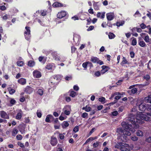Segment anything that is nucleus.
<instances>
[{
    "mask_svg": "<svg viewBox=\"0 0 151 151\" xmlns=\"http://www.w3.org/2000/svg\"><path fill=\"white\" fill-rule=\"evenodd\" d=\"M101 68H102V70H104L106 69H109L110 68L109 67L106 66V65H103L101 67Z\"/></svg>",
    "mask_w": 151,
    "mask_h": 151,
    "instance_id": "a18cd8bd",
    "label": "nucleus"
},
{
    "mask_svg": "<svg viewBox=\"0 0 151 151\" xmlns=\"http://www.w3.org/2000/svg\"><path fill=\"white\" fill-rule=\"evenodd\" d=\"M99 145V142H94L93 144V146L94 147H96Z\"/></svg>",
    "mask_w": 151,
    "mask_h": 151,
    "instance_id": "6e6d98bb",
    "label": "nucleus"
},
{
    "mask_svg": "<svg viewBox=\"0 0 151 151\" xmlns=\"http://www.w3.org/2000/svg\"><path fill=\"white\" fill-rule=\"evenodd\" d=\"M124 131V129L120 128L117 129L116 132L121 134H123Z\"/></svg>",
    "mask_w": 151,
    "mask_h": 151,
    "instance_id": "412c9836",
    "label": "nucleus"
},
{
    "mask_svg": "<svg viewBox=\"0 0 151 151\" xmlns=\"http://www.w3.org/2000/svg\"><path fill=\"white\" fill-rule=\"evenodd\" d=\"M0 115L1 117L3 119H8L9 118V114L6 113L4 111H1Z\"/></svg>",
    "mask_w": 151,
    "mask_h": 151,
    "instance_id": "20e7f679",
    "label": "nucleus"
},
{
    "mask_svg": "<svg viewBox=\"0 0 151 151\" xmlns=\"http://www.w3.org/2000/svg\"><path fill=\"white\" fill-rule=\"evenodd\" d=\"M91 61L93 63H97L99 60V59L97 57H93L91 58Z\"/></svg>",
    "mask_w": 151,
    "mask_h": 151,
    "instance_id": "5701e85b",
    "label": "nucleus"
},
{
    "mask_svg": "<svg viewBox=\"0 0 151 151\" xmlns=\"http://www.w3.org/2000/svg\"><path fill=\"white\" fill-rule=\"evenodd\" d=\"M95 75L96 76L98 77L100 76L101 73L99 71H98L95 73Z\"/></svg>",
    "mask_w": 151,
    "mask_h": 151,
    "instance_id": "0e129e2a",
    "label": "nucleus"
},
{
    "mask_svg": "<svg viewBox=\"0 0 151 151\" xmlns=\"http://www.w3.org/2000/svg\"><path fill=\"white\" fill-rule=\"evenodd\" d=\"M131 139L133 141H135L137 140L138 139V138L135 136H134L132 137Z\"/></svg>",
    "mask_w": 151,
    "mask_h": 151,
    "instance_id": "13d9d810",
    "label": "nucleus"
},
{
    "mask_svg": "<svg viewBox=\"0 0 151 151\" xmlns=\"http://www.w3.org/2000/svg\"><path fill=\"white\" fill-rule=\"evenodd\" d=\"M18 82L20 84L24 85L26 83V80L25 79L22 78L19 79L18 81Z\"/></svg>",
    "mask_w": 151,
    "mask_h": 151,
    "instance_id": "6ab92c4d",
    "label": "nucleus"
},
{
    "mask_svg": "<svg viewBox=\"0 0 151 151\" xmlns=\"http://www.w3.org/2000/svg\"><path fill=\"white\" fill-rule=\"evenodd\" d=\"M18 145L20 147H21L22 148H24V145L23 144V143H22L21 142H18Z\"/></svg>",
    "mask_w": 151,
    "mask_h": 151,
    "instance_id": "052dcab7",
    "label": "nucleus"
},
{
    "mask_svg": "<svg viewBox=\"0 0 151 151\" xmlns=\"http://www.w3.org/2000/svg\"><path fill=\"white\" fill-rule=\"evenodd\" d=\"M139 109L140 111H145L147 108V106L144 103H142L139 106Z\"/></svg>",
    "mask_w": 151,
    "mask_h": 151,
    "instance_id": "f8f14e48",
    "label": "nucleus"
},
{
    "mask_svg": "<svg viewBox=\"0 0 151 151\" xmlns=\"http://www.w3.org/2000/svg\"><path fill=\"white\" fill-rule=\"evenodd\" d=\"M82 109L83 110H85L86 111L89 112L91 110V108L89 106L87 107V106H86L83 107L82 108Z\"/></svg>",
    "mask_w": 151,
    "mask_h": 151,
    "instance_id": "c85d7f7f",
    "label": "nucleus"
},
{
    "mask_svg": "<svg viewBox=\"0 0 151 151\" xmlns=\"http://www.w3.org/2000/svg\"><path fill=\"white\" fill-rule=\"evenodd\" d=\"M7 89L10 94H13L15 92V90L14 89L12 88L11 87L8 88Z\"/></svg>",
    "mask_w": 151,
    "mask_h": 151,
    "instance_id": "b1692460",
    "label": "nucleus"
},
{
    "mask_svg": "<svg viewBox=\"0 0 151 151\" xmlns=\"http://www.w3.org/2000/svg\"><path fill=\"white\" fill-rule=\"evenodd\" d=\"M52 6L55 7H61L64 6L62 4L58 2H56L52 4Z\"/></svg>",
    "mask_w": 151,
    "mask_h": 151,
    "instance_id": "2eb2a0df",
    "label": "nucleus"
},
{
    "mask_svg": "<svg viewBox=\"0 0 151 151\" xmlns=\"http://www.w3.org/2000/svg\"><path fill=\"white\" fill-rule=\"evenodd\" d=\"M144 40L147 43L149 44H151V38H144Z\"/></svg>",
    "mask_w": 151,
    "mask_h": 151,
    "instance_id": "c9c22d12",
    "label": "nucleus"
},
{
    "mask_svg": "<svg viewBox=\"0 0 151 151\" xmlns=\"http://www.w3.org/2000/svg\"><path fill=\"white\" fill-rule=\"evenodd\" d=\"M106 18L109 21H111L114 19L115 15L113 13H109L106 14Z\"/></svg>",
    "mask_w": 151,
    "mask_h": 151,
    "instance_id": "423d86ee",
    "label": "nucleus"
},
{
    "mask_svg": "<svg viewBox=\"0 0 151 151\" xmlns=\"http://www.w3.org/2000/svg\"><path fill=\"white\" fill-rule=\"evenodd\" d=\"M137 89L136 88H134L131 90V91L132 93L134 94L137 92Z\"/></svg>",
    "mask_w": 151,
    "mask_h": 151,
    "instance_id": "79ce46f5",
    "label": "nucleus"
},
{
    "mask_svg": "<svg viewBox=\"0 0 151 151\" xmlns=\"http://www.w3.org/2000/svg\"><path fill=\"white\" fill-rule=\"evenodd\" d=\"M106 25L110 27H112V24L110 21H108L106 24Z\"/></svg>",
    "mask_w": 151,
    "mask_h": 151,
    "instance_id": "49530a36",
    "label": "nucleus"
},
{
    "mask_svg": "<svg viewBox=\"0 0 151 151\" xmlns=\"http://www.w3.org/2000/svg\"><path fill=\"white\" fill-rule=\"evenodd\" d=\"M140 35L141 36V37H139V38H149V36L148 35H146V34L144 33H142L140 34Z\"/></svg>",
    "mask_w": 151,
    "mask_h": 151,
    "instance_id": "e433bc0d",
    "label": "nucleus"
},
{
    "mask_svg": "<svg viewBox=\"0 0 151 151\" xmlns=\"http://www.w3.org/2000/svg\"><path fill=\"white\" fill-rule=\"evenodd\" d=\"M88 11V12L90 14H93V10L91 8L89 9Z\"/></svg>",
    "mask_w": 151,
    "mask_h": 151,
    "instance_id": "e2e57ef3",
    "label": "nucleus"
},
{
    "mask_svg": "<svg viewBox=\"0 0 151 151\" xmlns=\"http://www.w3.org/2000/svg\"><path fill=\"white\" fill-rule=\"evenodd\" d=\"M58 143L57 138L54 137H52L51 138L50 143L52 146H55Z\"/></svg>",
    "mask_w": 151,
    "mask_h": 151,
    "instance_id": "1a4fd4ad",
    "label": "nucleus"
},
{
    "mask_svg": "<svg viewBox=\"0 0 151 151\" xmlns=\"http://www.w3.org/2000/svg\"><path fill=\"white\" fill-rule=\"evenodd\" d=\"M94 28V27L93 26H90L87 29L88 31H90L92 30Z\"/></svg>",
    "mask_w": 151,
    "mask_h": 151,
    "instance_id": "bf43d9fd",
    "label": "nucleus"
},
{
    "mask_svg": "<svg viewBox=\"0 0 151 151\" xmlns=\"http://www.w3.org/2000/svg\"><path fill=\"white\" fill-rule=\"evenodd\" d=\"M98 2H94L93 4V7L95 10H99V5L98 4Z\"/></svg>",
    "mask_w": 151,
    "mask_h": 151,
    "instance_id": "a211bd4d",
    "label": "nucleus"
},
{
    "mask_svg": "<svg viewBox=\"0 0 151 151\" xmlns=\"http://www.w3.org/2000/svg\"><path fill=\"white\" fill-rule=\"evenodd\" d=\"M18 131L16 129H14L12 132V136H15L18 133Z\"/></svg>",
    "mask_w": 151,
    "mask_h": 151,
    "instance_id": "c756f323",
    "label": "nucleus"
},
{
    "mask_svg": "<svg viewBox=\"0 0 151 151\" xmlns=\"http://www.w3.org/2000/svg\"><path fill=\"white\" fill-rule=\"evenodd\" d=\"M64 126H63V128H66L68 126L69 124L67 122H64L63 123Z\"/></svg>",
    "mask_w": 151,
    "mask_h": 151,
    "instance_id": "a19ab883",
    "label": "nucleus"
},
{
    "mask_svg": "<svg viewBox=\"0 0 151 151\" xmlns=\"http://www.w3.org/2000/svg\"><path fill=\"white\" fill-rule=\"evenodd\" d=\"M67 13L65 11H62L59 12L57 14V17L59 19H62L65 17Z\"/></svg>",
    "mask_w": 151,
    "mask_h": 151,
    "instance_id": "6e6552de",
    "label": "nucleus"
},
{
    "mask_svg": "<svg viewBox=\"0 0 151 151\" xmlns=\"http://www.w3.org/2000/svg\"><path fill=\"white\" fill-rule=\"evenodd\" d=\"M76 95V92L73 91H71L70 94V96L72 97H74Z\"/></svg>",
    "mask_w": 151,
    "mask_h": 151,
    "instance_id": "f704fd0d",
    "label": "nucleus"
},
{
    "mask_svg": "<svg viewBox=\"0 0 151 151\" xmlns=\"http://www.w3.org/2000/svg\"><path fill=\"white\" fill-rule=\"evenodd\" d=\"M124 24V21H122L121 22H117L116 23V25L118 27H119L120 26H122Z\"/></svg>",
    "mask_w": 151,
    "mask_h": 151,
    "instance_id": "a878e982",
    "label": "nucleus"
},
{
    "mask_svg": "<svg viewBox=\"0 0 151 151\" xmlns=\"http://www.w3.org/2000/svg\"><path fill=\"white\" fill-rule=\"evenodd\" d=\"M30 27L28 26L25 27L26 31L24 32V34L25 36L27 35L28 37H30Z\"/></svg>",
    "mask_w": 151,
    "mask_h": 151,
    "instance_id": "9b49d317",
    "label": "nucleus"
},
{
    "mask_svg": "<svg viewBox=\"0 0 151 151\" xmlns=\"http://www.w3.org/2000/svg\"><path fill=\"white\" fill-rule=\"evenodd\" d=\"M16 138L17 140H21L22 138V137L21 134H18L16 136Z\"/></svg>",
    "mask_w": 151,
    "mask_h": 151,
    "instance_id": "8fccbe9b",
    "label": "nucleus"
},
{
    "mask_svg": "<svg viewBox=\"0 0 151 151\" xmlns=\"http://www.w3.org/2000/svg\"><path fill=\"white\" fill-rule=\"evenodd\" d=\"M140 26L142 29H145L146 27V25L144 23H142L140 24Z\"/></svg>",
    "mask_w": 151,
    "mask_h": 151,
    "instance_id": "603ef678",
    "label": "nucleus"
},
{
    "mask_svg": "<svg viewBox=\"0 0 151 151\" xmlns=\"http://www.w3.org/2000/svg\"><path fill=\"white\" fill-rule=\"evenodd\" d=\"M121 151H130L129 146L128 144L123 143L120 148Z\"/></svg>",
    "mask_w": 151,
    "mask_h": 151,
    "instance_id": "0eeeda50",
    "label": "nucleus"
},
{
    "mask_svg": "<svg viewBox=\"0 0 151 151\" xmlns=\"http://www.w3.org/2000/svg\"><path fill=\"white\" fill-rule=\"evenodd\" d=\"M145 101L151 104V95H148L145 98Z\"/></svg>",
    "mask_w": 151,
    "mask_h": 151,
    "instance_id": "aec40b11",
    "label": "nucleus"
},
{
    "mask_svg": "<svg viewBox=\"0 0 151 151\" xmlns=\"http://www.w3.org/2000/svg\"><path fill=\"white\" fill-rule=\"evenodd\" d=\"M35 65V62L33 60H29L28 62V65L30 67H32Z\"/></svg>",
    "mask_w": 151,
    "mask_h": 151,
    "instance_id": "4be33fe9",
    "label": "nucleus"
},
{
    "mask_svg": "<svg viewBox=\"0 0 151 151\" xmlns=\"http://www.w3.org/2000/svg\"><path fill=\"white\" fill-rule=\"evenodd\" d=\"M79 131V128L78 126H76L73 129V131L75 132H78Z\"/></svg>",
    "mask_w": 151,
    "mask_h": 151,
    "instance_id": "de8ad7c7",
    "label": "nucleus"
},
{
    "mask_svg": "<svg viewBox=\"0 0 151 151\" xmlns=\"http://www.w3.org/2000/svg\"><path fill=\"white\" fill-rule=\"evenodd\" d=\"M33 88L29 86H27L25 88V92L29 94L33 91Z\"/></svg>",
    "mask_w": 151,
    "mask_h": 151,
    "instance_id": "4468645a",
    "label": "nucleus"
},
{
    "mask_svg": "<svg viewBox=\"0 0 151 151\" xmlns=\"http://www.w3.org/2000/svg\"><path fill=\"white\" fill-rule=\"evenodd\" d=\"M6 6L4 5H3L0 6V9L4 11L6 9Z\"/></svg>",
    "mask_w": 151,
    "mask_h": 151,
    "instance_id": "5fc2aeb1",
    "label": "nucleus"
},
{
    "mask_svg": "<svg viewBox=\"0 0 151 151\" xmlns=\"http://www.w3.org/2000/svg\"><path fill=\"white\" fill-rule=\"evenodd\" d=\"M41 14L42 16H45L46 14V11L45 10H41L40 11Z\"/></svg>",
    "mask_w": 151,
    "mask_h": 151,
    "instance_id": "ea45409f",
    "label": "nucleus"
},
{
    "mask_svg": "<svg viewBox=\"0 0 151 151\" xmlns=\"http://www.w3.org/2000/svg\"><path fill=\"white\" fill-rule=\"evenodd\" d=\"M137 44V41L136 39H133L132 41V45H135Z\"/></svg>",
    "mask_w": 151,
    "mask_h": 151,
    "instance_id": "864d4df0",
    "label": "nucleus"
},
{
    "mask_svg": "<svg viewBox=\"0 0 151 151\" xmlns=\"http://www.w3.org/2000/svg\"><path fill=\"white\" fill-rule=\"evenodd\" d=\"M54 119V117L51 115H48L47 116L45 121L47 122H50V120H52Z\"/></svg>",
    "mask_w": 151,
    "mask_h": 151,
    "instance_id": "dca6fc26",
    "label": "nucleus"
},
{
    "mask_svg": "<svg viewBox=\"0 0 151 151\" xmlns=\"http://www.w3.org/2000/svg\"><path fill=\"white\" fill-rule=\"evenodd\" d=\"M134 114L132 113L128 115V117L127 118V120L130 122L134 126V129H137L139 127V124H142V120L137 121L136 120V118Z\"/></svg>",
    "mask_w": 151,
    "mask_h": 151,
    "instance_id": "f257e3e1",
    "label": "nucleus"
},
{
    "mask_svg": "<svg viewBox=\"0 0 151 151\" xmlns=\"http://www.w3.org/2000/svg\"><path fill=\"white\" fill-rule=\"evenodd\" d=\"M52 65L50 64H48L46 67V68L48 70L51 69L52 68Z\"/></svg>",
    "mask_w": 151,
    "mask_h": 151,
    "instance_id": "4c0bfd02",
    "label": "nucleus"
},
{
    "mask_svg": "<svg viewBox=\"0 0 151 151\" xmlns=\"http://www.w3.org/2000/svg\"><path fill=\"white\" fill-rule=\"evenodd\" d=\"M88 114L84 112L83 114L81 116L84 118H88Z\"/></svg>",
    "mask_w": 151,
    "mask_h": 151,
    "instance_id": "37998d69",
    "label": "nucleus"
},
{
    "mask_svg": "<svg viewBox=\"0 0 151 151\" xmlns=\"http://www.w3.org/2000/svg\"><path fill=\"white\" fill-rule=\"evenodd\" d=\"M17 65L19 66H21L23 65V63L22 61H18L17 62Z\"/></svg>",
    "mask_w": 151,
    "mask_h": 151,
    "instance_id": "c03bdc74",
    "label": "nucleus"
},
{
    "mask_svg": "<svg viewBox=\"0 0 151 151\" xmlns=\"http://www.w3.org/2000/svg\"><path fill=\"white\" fill-rule=\"evenodd\" d=\"M136 134L137 136H143V132L140 130H138Z\"/></svg>",
    "mask_w": 151,
    "mask_h": 151,
    "instance_id": "7c9ffc66",
    "label": "nucleus"
},
{
    "mask_svg": "<svg viewBox=\"0 0 151 151\" xmlns=\"http://www.w3.org/2000/svg\"><path fill=\"white\" fill-rule=\"evenodd\" d=\"M89 63V62H86L83 63L82 65V66H83V67L84 68L86 69L87 67V64L88 63Z\"/></svg>",
    "mask_w": 151,
    "mask_h": 151,
    "instance_id": "09e8293b",
    "label": "nucleus"
},
{
    "mask_svg": "<svg viewBox=\"0 0 151 151\" xmlns=\"http://www.w3.org/2000/svg\"><path fill=\"white\" fill-rule=\"evenodd\" d=\"M58 77V76H54L53 78H52L51 81H52V82H51V83H53L55 85L57 84V82L55 81V80H56L57 81H59Z\"/></svg>",
    "mask_w": 151,
    "mask_h": 151,
    "instance_id": "f3484780",
    "label": "nucleus"
},
{
    "mask_svg": "<svg viewBox=\"0 0 151 151\" xmlns=\"http://www.w3.org/2000/svg\"><path fill=\"white\" fill-rule=\"evenodd\" d=\"M72 78L71 76H67L65 77V79L66 81H69V80H71Z\"/></svg>",
    "mask_w": 151,
    "mask_h": 151,
    "instance_id": "338daca9",
    "label": "nucleus"
},
{
    "mask_svg": "<svg viewBox=\"0 0 151 151\" xmlns=\"http://www.w3.org/2000/svg\"><path fill=\"white\" fill-rule=\"evenodd\" d=\"M65 114L66 115H69L70 114L71 111V106L69 105H67L65 106L63 109Z\"/></svg>",
    "mask_w": 151,
    "mask_h": 151,
    "instance_id": "39448f33",
    "label": "nucleus"
},
{
    "mask_svg": "<svg viewBox=\"0 0 151 151\" xmlns=\"http://www.w3.org/2000/svg\"><path fill=\"white\" fill-rule=\"evenodd\" d=\"M122 145H123V143L121 142H119L115 145V147L116 148L120 149Z\"/></svg>",
    "mask_w": 151,
    "mask_h": 151,
    "instance_id": "cd10ccee",
    "label": "nucleus"
},
{
    "mask_svg": "<svg viewBox=\"0 0 151 151\" xmlns=\"http://www.w3.org/2000/svg\"><path fill=\"white\" fill-rule=\"evenodd\" d=\"M33 74L34 77L36 78H39L41 76V73L37 70H34L33 72Z\"/></svg>",
    "mask_w": 151,
    "mask_h": 151,
    "instance_id": "9d476101",
    "label": "nucleus"
},
{
    "mask_svg": "<svg viewBox=\"0 0 151 151\" xmlns=\"http://www.w3.org/2000/svg\"><path fill=\"white\" fill-rule=\"evenodd\" d=\"M105 12H104L101 13V12H98L96 16L98 18H101V19H104L105 17Z\"/></svg>",
    "mask_w": 151,
    "mask_h": 151,
    "instance_id": "ddd939ff",
    "label": "nucleus"
},
{
    "mask_svg": "<svg viewBox=\"0 0 151 151\" xmlns=\"http://www.w3.org/2000/svg\"><path fill=\"white\" fill-rule=\"evenodd\" d=\"M38 93L40 96H42L43 93V91L42 89H39L37 91Z\"/></svg>",
    "mask_w": 151,
    "mask_h": 151,
    "instance_id": "58836bf2",
    "label": "nucleus"
},
{
    "mask_svg": "<svg viewBox=\"0 0 151 151\" xmlns=\"http://www.w3.org/2000/svg\"><path fill=\"white\" fill-rule=\"evenodd\" d=\"M146 141L148 142H151V137H149L146 139Z\"/></svg>",
    "mask_w": 151,
    "mask_h": 151,
    "instance_id": "774afa93",
    "label": "nucleus"
},
{
    "mask_svg": "<svg viewBox=\"0 0 151 151\" xmlns=\"http://www.w3.org/2000/svg\"><path fill=\"white\" fill-rule=\"evenodd\" d=\"M16 103V101L13 99H12L10 101V103L12 104H14Z\"/></svg>",
    "mask_w": 151,
    "mask_h": 151,
    "instance_id": "4d7b16f0",
    "label": "nucleus"
},
{
    "mask_svg": "<svg viewBox=\"0 0 151 151\" xmlns=\"http://www.w3.org/2000/svg\"><path fill=\"white\" fill-rule=\"evenodd\" d=\"M148 13L147 14V15L149 17V19L151 20V13L149 11H147Z\"/></svg>",
    "mask_w": 151,
    "mask_h": 151,
    "instance_id": "680f3d73",
    "label": "nucleus"
},
{
    "mask_svg": "<svg viewBox=\"0 0 151 151\" xmlns=\"http://www.w3.org/2000/svg\"><path fill=\"white\" fill-rule=\"evenodd\" d=\"M22 117V115L21 113H18L16 116V118L17 119L19 120Z\"/></svg>",
    "mask_w": 151,
    "mask_h": 151,
    "instance_id": "473e14b6",
    "label": "nucleus"
},
{
    "mask_svg": "<svg viewBox=\"0 0 151 151\" xmlns=\"http://www.w3.org/2000/svg\"><path fill=\"white\" fill-rule=\"evenodd\" d=\"M148 109L151 110V112L146 113L145 114H143L142 112H137L136 115V120L137 121L143 120L146 121L150 120V117L148 116H151V107H149Z\"/></svg>",
    "mask_w": 151,
    "mask_h": 151,
    "instance_id": "f03ea898",
    "label": "nucleus"
},
{
    "mask_svg": "<svg viewBox=\"0 0 151 151\" xmlns=\"http://www.w3.org/2000/svg\"><path fill=\"white\" fill-rule=\"evenodd\" d=\"M109 38H114L115 37V35L113 33L110 32L108 35Z\"/></svg>",
    "mask_w": 151,
    "mask_h": 151,
    "instance_id": "72a5a7b5",
    "label": "nucleus"
},
{
    "mask_svg": "<svg viewBox=\"0 0 151 151\" xmlns=\"http://www.w3.org/2000/svg\"><path fill=\"white\" fill-rule=\"evenodd\" d=\"M139 45L142 47H144L145 46L146 44L145 42L143 41L139 40Z\"/></svg>",
    "mask_w": 151,
    "mask_h": 151,
    "instance_id": "bb28decb",
    "label": "nucleus"
},
{
    "mask_svg": "<svg viewBox=\"0 0 151 151\" xmlns=\"http://www.w3.org/2000/svg\"><path fill=\"white\" fill-rule=\"evenodd\" d=\"M150 78V76L148 75H147L144 77V78L147 81L149 80Z\"/></svg>",
    "mask_w": 151,
    "mask_h": 151,
    "instance_id": "3c124183",
    "label": "nucleus"
},
{
    "mask_svg": "<svg viewBox=\"0 0 151 151\" xmlns=\"http://www.w3.org/2000/svg\"><path fill=\"white\" fill-rule=\"evenodd\" d=\"M122 59V61L121 63V65H123L124 64H127L128 63V61L127 60V59L125 57H123Z\"/></svg>",
    "mask_w": 151,
    "mask_h": 151,
    "instance_id": "393cba45",
    "label": "nucleus"
},
{
    "mask_svg": "<svg viewBox=\"0 0 151 151\" xmlns=\"http://www.w3.org/2000/svg\"><path fill=\"white\" fill-rule=\"evenodd\" d=\"M59 137L61 139H64L65 137L62 134H60L59 135Z\"/></svg>",
    "mask_w": 151,
    "mask_h": 151,
    "instance_id": "69168bd1",
    "label": "nucleus"
},
{
    "mask_svg": "<svg viewBox=\"0 0 151 151\" xmlns=\"http://www.w3.org/2000/svg\"><path fill=\"white\" fill-rule=\"evenodd\" d=\"M122 125L124 128V131L123 134V135L130 136L131 135V133L130 131L134 132L135 131L133 129L132 130V125L129 124L128 123L122 122Z\"/></svg>",
    "mask_w": 151,
    "mask_h": 151,
    "instance_id": "7ed1b4c3",
    "label": "nucleus"
},
{
    "mask_svg": "<svg viewBox=\"0 0 151 151\" xmlns=\"http://www.w3.org/2000/svg\"><path fill=\"white\" fill-rule=\"evenodd\" d=\"M99 101L101 102L102 104H104L105 103V99L104 97H102L100 98L99 99Z\"/></svg>",
    "mask_w": 151,
    "mask_h": 151,
    "instance_id": "2f4dec72",
    "label": "nucleus"
}]
</instances>
